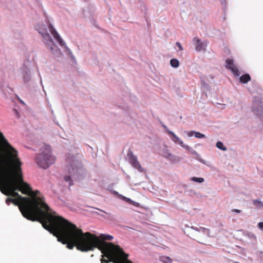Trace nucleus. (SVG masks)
Listing matches in <instances>:
<instances>
[{"mask_svg":"<svg viewBox=\"0 0 263 263\" xmlns=\"http://www.w3.org/2000/svg\"><path fill=\"white\" fill-rule=\"evenodd\" d=\"M35 29L39 33L42 35L44 43L54 56L60 58L63 55V53L58 47L54 44L51 36L48 32V30L49 31L59 45L61 47H64V52L65 53L69 55L71 60H75V58L71 50L66 45L65 43L54 29L50 21H48V22L46 23V26L43 24L37 25L35 27Z\"/></svg>","mask_w":263,"mask_h":263,"instance_id":"f257e3e1","label":"nucleus"},{"mask_svg":"<svg viewBox=\"0 0 263 263\" xmlns=\"http://www.w3.org/2000/svg\"><path fill=\"white\" fill-rule=\"evenodd\" d=\"M67 171L69 175L66 176L65 180L69 182V185H72V180H79L85 175V171L82 164L79 160L78 155L69 154L67 158Z\"/></svg>","mask_w":263,"mask_h":263,"instance_id":"f03ea898","label":"nucleus"},{"mask_svg":"<svg viewBox=\"0 0 263 263\" xmlns=\"http://www.w3.org/2000/svg\"><path fill=\"white\" fill-rule=\"evenodd\" d=\"M55 160V157L52 155L51 147L47 145L42 147L40 153L36 155L35 159L37 166L44 169L49 167Z\"/></svg>","mask_w":263,"mask_h":263,"instance_id":"7ed1b4c3","label":"nucleus"},{"mask_svg":"<svg viewBox=\"0 0 263 263\" xmlns=\"http://www.w3.org/2000/svg\"><path fill=\"white\" fill-rule=\"evenodd\" d=\"M184 232L193 239H202L209 236V229L201 227H187Z\"/></svg>","mask_w":263,"mask_h":263,"instance_id":"20e7f679","label":"nucleus"},{"mask_svg":"<svg viewBox=\"0 0 263 263\" xmlns=\"http://www.w3.org/2000/svg\"><path fill=\"white\" fill-rule=\"evenodd\" d=\"M116 247H118V253L117 255V258L116 259L118 262V263H132L130 261L128 260L127 257L128 255L126 254L123 250L118 245H116L114 244ZM101 252L103 254L102 255V258L101 259V263H114V261H110L109 258L107 256L106 253L107 251H101Z\"/></svg>","mask_w":263,"mask_h":263,"instance_id":"39448f33","label":"nucleus"},{"mask_svg":"<svg viewBox=\"0 0 263 263\" xmlns=\"http://www.w3.org/2000/svg\"><path fill=\"white\" fill-rule=\"evenodd\" d=\"M252 110L253 113L259 118L263 116V100L261 98H255L252 103Z\"/></svg>","mask_w":263,"mask_h":263,"instance_id":"423d86ee","label":"nucleus"},{"mask_svg":"<svg viewBox=\"0 0 263 263\" xmlns=\"http://www.w3.org/2000/svg\"><path fill=\"white\" fill-rule=\"evenodd\" d=\"M161 155L164 158L172 163L176 164L181 160L180 157L175 155L171 153L170 151L166 146H164L163 147Z\"/></svg>","mask_w":263,"mask_h":263,"instance_id":"0eeeda50","label":"nucleus"},{"mask_svg":"<svg viewBox=\"0 0 263 263\" xmlns=\"http://www.w3.org/2000/svg\"><path fill=\"white\" fill-rule=\"evenodd\" d=\"M21 75L25 84L28 83L31 79V73L30 68L26 65H24L20 68Z\"/></svg>","mask_w":263,"mask_h":263,"instance_id":"6e6552de","label":"nucleus"},{"mask_svg":"<svg viewBox=\"0 0 263 263\" xmlns=\"http://www.w3.org/2000/svg\"><path fill=\"white\" fill-rule=\"evenodd\" d=\"M129 159V162L131 165L135 168L137 169L140 172L143 171V168L139 163L137 160V158L134 156L131 152L127 154Z\"/></svg>","mask_w":263,"mask_h":263,"instance_id":"1a4fd4ad","label":"nucleus"},{"mask_svg":"<svg viewBox=\"0 0 263 263\" xmlns=\"http://www.w3.org/2000/svg\"><path fill=\"white\" fill-rule=\"evenodd\" d=\"M193 43L197 51H205L207 47L206 41L201 42L196 37L193 39Z\"/></svg>","mask_w":263,"mask_h":263,"instance_id":"9d476101","label":"nucleus"},{"mask_svg":"<svg viewBox=\"0 0 263 263\" xmlns=\"http://www.w3.org/2000/svg\"><path fill=\"white\" fill-rule=\"evenodd\" d=\"M226 68L230 69L235 76H239L240 75L237 66L232 59L229 58L226 60Z\"/></svg>","mask_w":263,"mask_h":263,"instance_id":"9b49d317","label":"nucleus"},{"mask_svg":"<svg viewBox=\"0 0 263 263\" xmlns=\"http://www.w3.org/2000/svg\"><path fill=\"white\" fill-rule=\"evenodd\" d=\"M184 148L186 149L189 152H190L191 154H192L193 155H195L196 156V160H197L201 163L206 165L208 166H210V163L209 162L206 161L204 160L203 159H202L201 158L200 156L197 153V152L196 151H195L194 149H193L191 147L186 145L184 147Z\"/></svg>","mask_w":263,"mask_h":263,"instance_id":"f8f14e48","label":"nucleus"},{"mask_svg":"<svg viewBox=\"0 0 263 263\" xmlns=\"http://www.w3.org/2000/svg\"><path fill=\"white\" fill-rule=\"evenodd\" d=\"M167 133L170 135L171 139L176 144H179L184 148L186 145L183 143L182 140L177 136L174 133L169 129H167Z\"/></svg>","mask_w":263,"mask_h":263,"instance_id":"ddd939ff","label":"nucleus"},{"mask_svg":"<svg viewBox=\"0 0 263 263\" xmlns=\"http://www.w3.org/2000/svg\"><path fill=\"white\" fill-rule=\"evenodd\" d=\"M96 236L98 237L101 244H103L105 242H101L100 239L103 240H111L113 239V236L108 234H101L100 235L99 237H98L97 236Z\"/></svg>","mask_w":263,"mask_h":263,"instance_id":"4468645a","label":"nucleus"},{"mask_svg":"<svg viewBox=\"0 0 263 263\" xmlns=\"http://www.w3.org/2000/svg\"><path fill=\"white\" fill-rule=\"evenodd\" d=\"M250 79V76L248 74H245L240 77V81L242 83H247Z\"/></svg>","mask_w":263,"mask_h":263,"instance_id":"2eb2a0df","label":"nucleus"},{"mask_svg":"<svg viewBox=\"0 0 263 263\" xmlns=\"http://www.w3.org/2000/svg\"><path fill=\"white\" fill-rule=\"evenodd\" d=\"M171 65L174 68H177L179 66V61L176 59H173L170 61Z\"/></svg>","mask_w":263,"mask_h":263,"instance_id":"dca6fc26","label":"nucleus"},{"mask_svg":"<svg viewBox=\"0 0 263 263\" xmlns=\"http://www.w3.org/2000/svg\"><path fill=\"white\" fill-rule=\"evenodd\" d=\"M216 146L218 148L223 151H226L227 149V147L223 145V143L221 141H218L217 142Z\"/></svg>","mask_w":263,"mask_h":263,"instance_id":"f3484780","label":"nucleus"},{"mask_svg":"<svg viewBox=\"0 0 263 263\" xmlns=\"http://www.w3.org/2000/svg\"><path fill=\"white\" fill-rule=\"evenodd\" d=\"M191 180L194 182H198V183H202L204 182V180L203 178L201 177H192L191 178Z\"/></svg>","mask_w":263,"mask_h":263,"instance_id":"a211bd4d","label":"nucleus"},{"mask_svg":"<svg viewBox=\"0 0 263 263\" xmlns=\"http://www.w3.org/2000/svg\"><path fill=\"white\" fill-rule=\"evenodd\" d=\"M253 205L258 208H260L263 206V203L261 201L255 200L253 201Z\"/></svg>","mask_w":263,"mask_h":263,"instance_id":"6ab92c4d","label":"nucleus"},{"mask_svg":"<svg viewBox=\"0 0 263 263\" xmlns=\"http://www.w3.org/2000/svg\"><path fill=\"white\" fill-rule=\"evenodd\" d=\"M162 261L164 263H172V260L169 257H162L161 259Z\"/></svg>","mask_w":263,"mask_h":263,"instance_id":"aec40b11","label":"nucleus"},{"mask_svg":"<svg viewBox=\"0 0 263 263\" xmlns=\"http://www.w3.org/2000/svg\"><path fill=\"white\" fill-rule=\"evenodd\" d=\"M123 198L127 202H129L130 203H132L135 205H138L139 204V203L133 201L132 200H131L130 198H127V197H123Z\"/></svg>","mask_w":263,"mask_h":263,"instance_id":"412c9836","label":"nucleus"},{"mask_svg":"<svg viewBox=\"0 0 263 263\" xmlns=\"http://www.w3.org/2000/svg\"><path fill=\"white\" fill-rule=\"evenodd\" d=\"M195 137L197 138L202 139L205 138V136L204 134L200 133V132H196Z\"/></svg>","mask_w":263,"mask_h":263,"instance_id":"4be33fe9","label":"nucleus"},{"mask_svg":"<svg viewBox=\"0 0 263 263\" xmlns=\"http://www.w3.org/2000/svg\"><path fill=\"white\" fill-rule=\"evenodd\" d=\"M195 131L192 130V131H185L184 133L188 137H192L193 136H195Z\"/></svg>","mask_w":263,"mask_h":263,"instance_id":"5701e85b","label":"nucleus"},{"mask_svg":"<svg viewBox=\"0 0 263 263\" xmlns=\"http://www.w3.org/2000/svg\"><path fill=\"white\" fill-rule=\"evenodd\" d=\"M176 45L178 47L180 50L182 51L183 50V47L179 42H177L176 43Z\"/></svg>","mask_w":263,"mask_h":263,"instance_id":"b1692460","label":"nucleus"},{"mask_svg":"<svg viewBox=\"0 0 263 263\" xmlns=\"http://www.w3.org/2000/svg\"><path fill=\"white\" fill-rule=\"evenodd\" d=\"M258 227L261 230H263V222H259L258 223Z\"/></svg>","mask_w":263,"mask_h":263,"instance_id":"393cba45","label":"nucleus"},{"mask_svg":"<svg viewBox=\"0 0 263 263\" xmlns=\"http://www.w3.org/2000/svg\"><path fill=\"white\" fill-rule=\"evenodd\" d=\"M233 211L236 213H239L240 212V211L239 210H237V209L233 210Z\"/></svg>","mask_w":263,"mask_h":263,"instance_id":"a878e982","label":"nucleus"},{"mask_svg":"<svg viewBox=\"0 0 263 263\" xmlns=\"http://www.w3.org/2000/svg\"><path fill=\"white\" fill-rule=\"evenodd\" d=\"M163 127L164 128L165 131L167 132V129H168L167 127L165 125H163Z\"/></svg>","mask_w":263,"mask_h":263,"instance_id":"bb28decb","label":"nucleus"},{"mask_svg":"<svg viewBox=\"0 0 263 263\" xmlns=\"http://www.w3.org/2000/svg\"><path fill=\"white\" fill-rule=\"evenodd\" d=\"M97 209V210H99V211H101V212H104V213H106V212H105V211H102V210H100V209Z\"/></svg>","mask_w":263,"mask_h":263,"instance_id":"cd10ccee","label":"nucleus"},{"mask_svg":"<svg viewBox=\"0 0 263 263\" xmlns=\"http://www.w3.org/2000/svg\"><path fill=\"white\" fill-rule=\"evenodd\" d=\"M203 85L205 86H206V84H205L204 83H203Z\"/></svg>","mask_w":263,"mask_h":263,"instance_id":"c85d7f7f","label":"nucleus"},{"mask_svg":"<svg viewBox=\"0 0 263 263\" xmlns=\"http://www.w3.org/2000/svg\"><path fill=\"white\" fill-rule=\"evenodd\" d=\"M96 213H97V214H98V215H99V213H98L96 212Z\"/></svg>","mask_w":263,"mask_h":263,"instance_id":"c756f323","label":"nucleus"},{"mask_svg":"<svg viewBox=\"0 0 263 263\" xmlns=\"http://www.w3.org/2000/svg\"><path fill=\"white\" fill-rule=\"evenodd\" d=\"M96 213H97V214H98V215H99V213H98L96 212Z\"/></svg>","mask_w":263,"mask_h":263,"instance_id":"7c9ffc66","label":"nucleus"}]
</instances>
